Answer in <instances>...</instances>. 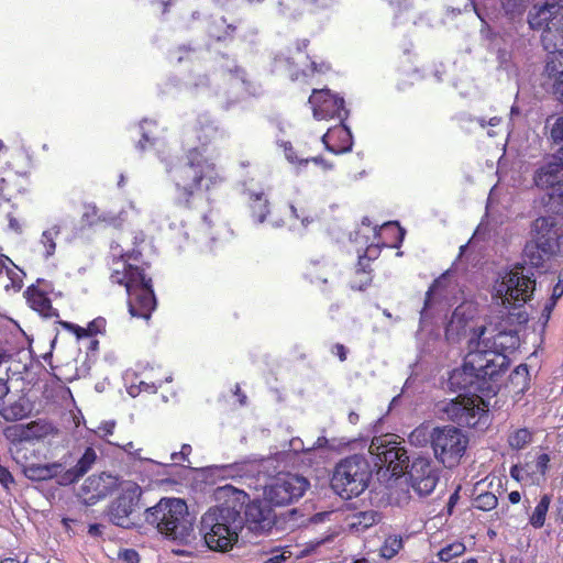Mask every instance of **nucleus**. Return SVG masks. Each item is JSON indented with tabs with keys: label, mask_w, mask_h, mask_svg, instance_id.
<instances>
[{
	"label": "nucleus",
	"mask_w": 563,
	"mask_h": 563,
	"mask_svg": "<svg viewBox=\"0 0 563 563\" xmlns=\"http://www.w3.org/2000/svg\"><path fill=\"white\" fill-rule=\"evenodd\" d=\"M143 320L148 322L151 314L157 308V298L155 296L152 279L143 273Z\"/></svg>",
	"instance_id": "obj_32"
},
{
	"label": "nucleus",
	"mask_w": 563,
	"mask_h": 563,
	"mask_svg": "<svg viewBox=\"0 0 563 563\" xmlns=\"http://www.w3.org/2000/svg\"><path fill=\"white\" fill-rule=\"evenodd\" d=\"M58 434L59 429L46 419H36L27 423H15L4 429L5 438L13 444L54 439Z\"/></svg>",
	"instance_id": "obj_13"
},
{
	"label": "nucleus",
	"mask_w": 563,
	"mask_h": 563,
	"mask_svg": "<svg viewBox=\"0 0 563 563\" xmlns=\"http://www.w3.org/2000/svg\"><path fill=\"white\" fill-rule=\"evenodd\" d=\"M556 305L552 303L551 301H547L545 305H544V308L541 312V317L539 319V322L541 323V328H542V333H544L545 331V328L548 325V322L551 318V314L554 310Z\"/></svg>",
	"instance_id": "obj_52"
},
{
	"label": "nucleus",
	"mask_w": 563,
	"mask_h": 563,
	"mask_svg": "<svg viewBox=\"0 0 563 563\" xmlns=\"http://www.w3.org/2000/svg\"><path fill=\"white\" fill-rule=\"evenodd\" d=\"M476 397L455 398L446 404L443 411L449 419L460 427L483 428L487 426L488 402Z\"/></svg>",
	"instance_id": "obj_10"
},
{
	"label": "nucleus",
	"mask_w": 563,
	"mask_h": 563,
	"mask_svg": "<svg viewBox=\"0 0 563 563\" xmlns=\"http://www.w3.org/2000/svg\"><path fill=\"white\" fill-rule=\"evenodd\" d=\"M476 316V308L472 302L464 301L452 312L444 324V338L449 344H456L466 338L470 323Z\"/></svg>",
	"instance_id": "obj_14"
},
{
	"label": "nucleus",
	"mask_w": 563,
	"mask_h": 563,
	"mask_svg": "<svg viewBox=\"0 0 563 563\" xmlns=\"http://www.w3.org/2000/svg\"><path fill=\"white\" fill-rule=\"evenodd\" d=\"M289 556H286L285 553H277L266 560H264L262 563H285Z\"/></svg>",
	"instance_id": "obj_64"
},
{
	"label": "nucleus",
	"mask_w": 563,
	"mask_h": 563,
	"mask_svg": "<svg viewBox=\"0 0 563 563\" xmlns=\"http://www.w3.org/2000/svg\"><path fill=\"white\" fill-rule=\"evenodd\" d=\"M285 155H286V158L290 163H295V162H299L300 164L309 163V158L300 159V161L298 159L296 152H295L294 147L291 146V144H289L288 146L285 147Z\"/></svg>",
	"instance_id": "obj_61"
},
{
	"label": "nucleus",
	"mask_w": 563,
	"mask_h": 563,
	"mask_svg": "<svg viewBox=\"0 0 563 563\" xmlns=\"http://www.w3.org/2000/svg\"><path fill=\"white\" fill-rule=\"evenodd\" d=\"M507 313L501 316L496 329H518L525 327L529 321V313L525 309V303L501 302Z\"/></svg>",
	"instance_id": "obj_24"
},
{
	"label": "nucleus",
	"mask_w": 563,
	"mask_h": 563,
	"mask_svg": "<svg viewBox=\"0 0 563 563\" xmlns=\"http://www.w3.org/2000/svg\"><path fill=\"white\" fill-rule=\"evenodd\" d=\"M192 470L190 466H179L176 463L163 464L152 459L143 457V476L150 478L148 487L152 485L162 486L165 484H178L176 476L181 477V473Z\"/></svg>",
	"instance_id": "obj_17"
},
{
	"label": "nucleus",
	"mask_w": 563,
	"mask_h": 563,
	"mask_svg": "<svg viewBox=\"0 0 563 563\" xmlns=\"http://www.w3.org/2000/svg\"><path fill=\"white\" fill-rule=\"evenodd\" d=\"M430 443L435 459L446 468H453L466 452L468 437L460 428L448 424L432 429Z\"/></svg>",
	"instance_id": "obj_8"
},
{
	"label": "nucleus",
	"mask_w": 563,
	"mask_h": 563,
	"mask_svg": "<svg viewBox=\"0 0 563 563\" xmlns=\"http://www.w3.org/2000/svg\"><path fill=\"white\" fill-rule=\"evenodd\" d=\"M504 40L498 37L486 43V48L490 53H495L496 55H507V51L503 47Z\"/></svg>",
	"instance_id": "obj_53"
},
{
	"label": "nucleus",
	"mask_w": 563,
	"mask_h": 563,
	"mask_svg": "<svg viewBox=\"0 0 563 563\" xmlns=\"http://www.w3.org/2000/svg\"><path fill=\"white\" fill-rule=\"evenodd\" d=\"M9 229L15 233L22 232V225L20 221L11 213L8 214Z\"/></svg>",
	"instance_id": "obj_63"
},
{
	"label": "nucleus",
	"mask_w": 563,
	"mask_h": 563,
	"mask_svg": "<svg viewBox=\"0 0 563 563\" xmlns=\"http://www.w3.org/2000/svg\"><path fill=\"white\" fill-rule=\"evenodd\" d=\"M544 71L552 79V93L563 104V62L547 60Z\"/></svg>",
	"instance_id": "obj_30"
},
{
	"label": "nucleus",
	"mask_w": 563,
	"mask_h": 563,
	"mask_svg": "<svg viewBox=\"0 0 563 563\" xmlns=\"http://www.w3.org/2000/svg\"><path fill=\"white\" fill-rule=\"evenodd\" d=\"M512 385L519 387L518 393H525L529 384V366L525 363L518 365L509 375Z\"/></svg>",
	"instance_id": "obj_40"
},
{
	"label": "nucleus",
	"mask_w": 563,
	"mask_h": 563,
	"mask_svg": "<svg viewBox=\"0 0 563 563\" xmlns=\"http://www.w3.org/2000/svg\"><path fill=\"white\" fill-rule=\"evenodd\" d=\"M194 132L198 142L201 144V147H205L217 136L218 129L213 125L212 122H203L200 118L194 129Z\"/></svg>",
	"instance_id": "obj_35"
},
{
	"label": "nucleus",
	"mask_w": 563,
	"mask_h": 563,
	"mask_svg": "<svg viewBox=\"0 0 563 563\" xmlns=\"http://www.w3.org/2000/svg\"><path fill=\"white\" fill-rule=\"evenodd\" d=\"M483 22H484V25L483 27L481 29V36L482 38L488 43L493 40H496L499 36V34L497 32H495L485 21H484V18L482 16L481 19Z\"/></svg>",
	"instance_id": "obj_55"
},
{
	"label": "nucleus",
	"mask_w": 563,
	"mask_h": 563,
	"mask_svg": "<svg viewBox=\"0 0 563 563\" xmlns=\"http://www.w3.org/2000/svg\"><path fill=\"white\" fill-rule=\"evenodd\" d=\"M60 233V229L58 225H54L45 231H43L40 243L43 246V255L45 258L51 257L54 255L56 250V239L58 238Z\"/></svg>",
	"instance_id": "obj_36"
},
{
	"label": "nucleus",
	"mask_w": 563,
	"mask_h": 563,
	"mask_svg": "<svg viewBox=\"0 0 563 563\" xmlns=\"http://www.w3.org/2000/svg\"><path fill=\"white\" fill-rule=\"evenodd\" d=\"M191 453V446L189 444H183L181 450L179 452H173L170 454V460L175 461L181 459L183 461H188V455Z\"/></svg>",
	"instance_id": "obj_60"
},
{
	"label": "nucleus",
	"mask_w": 563,
	"mask_h": 563,
	"mask_svg": "<svg viewBox=\"0 0 563 563\" xmlns=\"http://www.w3.org/2000/svg\"><path fill=\"white\" fill-rule=\"evenodd\" d=\"M449 276H450V272L449 271L444 272L438 278H435L432 282V284L429 286V288L426 292L423 307L420 311V320H419L420 329H422L424 323L428 321V319L431 318L429 310L432 308V306L434 303V297L442 289H444L446 287Z\"/></svg>",
	"instance_id": "obj_28"
},
{
	"label": "nucleus",
	"mask_w": 563,
	"mask_h": 563,
	"mask_svg": "<svg viewBox=\"0 0 563 563\" xmlns=\"http://www.w3.org/2000/svg\"><path fill=\"white\" fill-rule=\"evenodd\" d=\"M550 455L547 453H542L538 456L537 460V470L544 475L549 470Z\"/></svg>",
	"instance_id": "obj_59"
},
{
	"label": "nucleus",
	"mask_w": 563,
	"mask_h": 563,
	"mask_svg": "<svg viewBox=\"0 0 563 563\" xmlns=\"http://www.w3.org/2000/svg\"><path fill=\"white\" fill-rule=\"evenodd\" d=\"M240 489L227 484L214 490V499L219 505L209 508L200 520V542L212 551L227 552L239 541L242 531L241 516L236 507L241 508Z\"/></svg>",
	"instance_id": "obj_1"
},
{
	"label": "nucleus",
	"mask_w": 563,
	"mask_h": 563,
	"mask_svg": "<svg viewBox=\"0 0 563 563\" xmlns=\"http://www.w3.org/2000/svg\"><path fill=\"white\" fill-rule=\"evenodd\" d=\"M58 324L64 330L73 333L78 340H80L82 338H88V334L86 332V328H84V327H80V325H78L76 323H73V322H69V321H64V320H59Z\"/></svg>",
	"instance_id": "obj_49"
},
{
	"label": "nucleus",
	"mask_w": 563,
	"mask_h": 563,
	"mask_svg": "<svg viewBox=\"0 0 563 563\" xmlns=\"http://www.w3.org/2000/svg\"><path fill=\"white\" fill-rule=\"evenodd\" d=\"M497 333L492 339L490 347L493 350H483L487 356L483 360L492 361L493 368L500 369V377L508 371L510 358L507 353H514L520 346L519 329H496Z\"/></svg>",
	"instance_id": "obj_12"
},
{
	"label": "nucleus",
	"mask_w": 563,
	"mask_h": 563,
	"mask_svg": "<svg viewBox=\"0 0 563 563\" xmlns=\"http://www.w3.org/2000/svg\"><path fill=\"white\" fill-rule=\"evenodd\" d=\"M382 229L384 231L390 230V231H393L396 234V241L394 242L393 246L394 247H399L400 244L404 242L405 235H406V230L399 224V222L398 221L385 222L382 225Z\"/></svg>",
	"instance_id": "obj_47"
},
{
	"label": "nucleus",
	"mask_w": 563,
	"mask_h": 563,
	"mask_svg": "<svg viewBox=\"0 0 563 563\" xmlns=\"http://www.w3.org/2000/svg\"><path fill=\"white\" fill-rule=\"evenodd\" d=\"M548 137L554 145H559V155L563 157V115L549 117L545 121Z\"/></svg>",
	"instance_id": "obj_31"
},
{
	"label": "nucleus",
	"mask_w": 563,
	"mask_h": 563,
	"mask_svg": "<svg viewBox=\"0 0 563 563\" xmlns=\"http://www.w3.org/2000/svg\"><path fill=\"white\" fill-rule=\"evenodd\" d=\"M176 187V203L191 208L192 200L202 191H209L219 180L214 164L205 157L198 146L187 151L186 156L168 169Z\"/></svg>",
	"instance_id": "obj_3"
},
{
	"label": "nucleus",
	"mask_w": 563,
	"mask_h": 563,
	"mask_svg": "<svg viewBox=\"0 0 563 563\" xmlns=\"http://www.w3.org/2000/svg\"><path fill=\"white\" fill-rule=\"evenodd\" d=\"M372 479V470L364 455L353 454L341 460L334 467L330 485L343 499L360 496Z\"/></svg>",
	"instance_id": "obj_7"
},
{
	"label": "nucleus",
	"mask_w": 563,
	"mask_h": 563,
	"mask_svg": "<svg viewBox=\"0 0 563 563\" xmlns=\"http://www.w3.org/2000/svg\"><path fill=\"white\" fill-rule=\"evenodd\" d=\"M106 327H107V320L103 317L95 318L86 327V332L88 334V338L104 333Z\"/></svg>",
	"instance_id": "obj_48"
},
{
	"label": "nucleus",
	"mask_w": 563,
	"mask_h": 563,
	"mask_svg": "<svg viewBox=\"0 0 563 563\" xmlns=\"http://www.w3.org/2000/svg\"><path fill=\"white\" fill-rule=\"evenodd\" d=\"M119 560L122 563H139L140 555L134 549H124L118 554Z\"/></svg>",
	"instance_id": "obj_51"
},
{
	"label": "nucleus",
	"mask_w": 563,
	"mask_h": 563,
	"mask_svg": "<svg viewBox=\"0 0 563 563\" xmlns=\"http://www.w3.org/2000/svg\"><path fill=\"white\" fill-rule=\"evenodd\" d=\"M19 176L10 167L0 166V205L9 202L19 192Z\"/></svg>",
	"instance_id": "obj_29"
},
{
	"label": "nucleus",
	"mask_w": 563,
	"mask_h": 563,
	"mask_svg": "<svg viewBox=\"0 0 563 563\" xmlns=\"http://www.w3.org/2000/svg\"><path fill=\"white\" fill-rule=\"evenodd\" d=\"M27 305L44 318L58 317V310L53 307L46 291L41 290L36 285L29 286L24 291Z\"/></svg>",
	"instance_id": "obj_22"
},
{
	"label": "nucleus",
	"mask_w": 563,
	"mask_h": 563,
	"mask_svg": "<svg viewBox=\"0 0 563 563\" xmlns=\"http://www.w3.org/2000/svg\"><path fill=\"white\" fill-rule=\"evenodd\" d=\"M465 551L466 547L464 545V543L456 541L442 548L439 551L438 556L441 561L449 562L452 559L464 554Z\"/></svg>",
	"instance_id": "obj_41"
},
{
	"label": "nucleus",
	"mask_w": 563,
	"mask_h": 563,
	"mask_svg": "<svg viewBox=\"0 0 563 563\" xmlns=\"http://www.w3.org/2000/svg\"><path fill=\"white\" fill-rule=\"evenodd\" d=\"M531 433L528 429H519L509 437V444L511 448L521 450L531 441Z\"/></svg>",
	"instance_id": "obj_45"
},
{
	"label": "nucleus",
	"mask_w": 563,
	"mask_h": 563,
	"mask_svg": "<svg viewBox=\"0 0 563 563\" xmlns=\"http://www.w3.org/2000/svg\"><path fill=\"white\" fill-rule=\"evenodd\" d=\"M549 53L548 60L563 62V38H556V49L555 51H547Z\"/></svg>",
	"instance_id": "obj_58"
},
{
	"label": "nucleus",
	"mask_w": 563,
	"mask_h": 563,
	"mask_svg": "<svg viewBox=\"0 0 563 563\" xmlns=\"http://www.w3.org/2000/svg\"><path fill=\"white\" fill-rule=\"evenodd\" d=\"M0 484L9 492L11 486L15 484L14 477L8 467L0 464Z\"/></svg>",
	"instance_id": "obj_50"
},
{
	"label": "nucleus",
	"mask_w": 563,
	"mask_h": 563,
	"mask_svg": "<svg viewBox=\"0 0 563 563\" xmlns=\"http://www.w3.org/2000/svg\"><path fill=\"white\" fill-rule=\"evenodd\" d=\"M435 471L437 468L432 466L429 460L424 457L416 459L410 466V471L408 472L410 485L421 481Z\"/></svg>",
	"instance_id": "obj_33"
},
{
	"label": "nucleus",
	"mask_w": 563,
	"mask_h": 563,
	"mask_svg": "<svg viewBox=\"0 0 563 563\" xmlns=\"http://www.w3.org/2000/svg\"><path fill=\"white\" fill-rule=\"evenodd\" d=\"M322 142L325 150L333 154H342L352 151L353 136L350 128L341 121V124L334 129L329 130L322 136Z\"/></svg>",
	"instance_id": "obj_21"
},
{
	"label": "nucleus",
	"mask_w": 563,
	"mask_h": 563,
	"mask_svg": "<svg viewBox=\"0 0 563 563\" xmlns=\"http://www.w3.org/2000/svg\"><path fill=\"white\" fill-rule=\"evenodd\" d=\"M487 352H468L461 367L450 372L448 385L460 396L490 398L500 389V369L493 368L492 361H484Z\"/></svg>",
	"instance_id": "obj_4"
},
{
	"label": "nucleus",
	"mask_w": 563,
	"mask_h": 563,
	"mask_svg": "<svg viewBox=\"0 0 563 563\" xmlns=\"http://www.w3.org/2000/svg\"><path fill=\"white\" fill-rule=\"evenodd\" d=\"M553 19V11L547 10L542 3H534L528 11L529 27L533 31H542L541 42L545 51L556 49V41L551 27Z\"/></svg>",
	"instance_id": "obj_16"
},
{
	"label": "nucleus",
	"mask_w": 563,
	"mask_h": 563,
	"mask_svg": "<svg viewBox=\"0 0 563 563\" xmlns=\"http://www.w3.org/2000/svg\"><path fill=\"white\" fill-rule=\"evenodd\" d=\"M235 31H236V26H235V25H233V24H228V25L225 26V30H224L223 34H222V35H219V36L217 37V41H218V42H223V41H225L227 38H233Z\"/></svg>",
	"instance_id": "obj_62"
},
{
	"label": "nucleus",
	"mask_w": 563,
	"mask_h": 563,
	"mask_svg": "<svg viewBox=\"0 0 563 563\" xmlns=\"http://www.w3.org/2000/svg\"><path fill=\"white\" fill-rule=\"evenodd\" d=\"M525 258L530 266L528 267L526 264H517L506 274L503 283L500 284L498 292H504L501 302H520L526 305L532 299L536 290V276L532 268L542 269L544 273L548 272L547 263L549 261L544 262V267H536L526 256Z\"/></svg>",
	"instance_id": "obj_9"
},
{
	"label": "nucleus",
	"mask_w": 563,
	"mask_h": 563,
	"mask_svg": "<svg viewBox=\"0 0 563 563\" xmlns=\"http://www.w3.org/2000/svg\"><path fill=\"white\" fill-rule=\"evenodd\" d=\"M460 490H461V485H459L456 487V489L451 494L450 498H449V501L446 504V514L449 516H451L453 512H454V508L456 506V504L459 503L460 500Z\"/></svg>",
	"instance_id": "obj_56"
},
{
	"label": "nucleus",
	"mask_w": 563,
	"mask_h": 563,
	"mask_svg": "<svg viewBox=\"0 0 563 563\" xmlns=\"http://www.w3.org/2000/svg\"><path fill=\"white\" fill-rule=\"evenodd\" d=\"M141 498V488L137 484H133L132 488H128L112 504L110 515L112 521L120 527L129 528L133 525L131 516L135 512V507Z\"/></svg>",
	"instance_id": "obj_18"
},
{
	"label": "nucleus",
	"mask_w": 563,
	"mask_h": 563,
	"mask_svg": "<svg viewBox=\"0 0 563 563\" xmlns=\"http://www.w3.org/2000/svg\"><path fill=\"white\" fill-rule=\"evenodd\" d=\"M143 515L145 522L165 538L183 545L197 544L195 517L189 514L185 500L163 497L156 505L146 508Z\"/></svg>",
	"instance_id": "obj_5"
},
{
	"label": "nucleus",
	"mask_w": 563,
	"mask_h": 563,
	"mask_svg": "<svg viewBox=\"0 0 563 563\" xmlns=\"http://www.w3.org/2000/svg\"><path fill=\"white\" fill-rule=\"evenodd\" d=\"M4 273L7 274V277L9 279V284H7L4 287L7 290H13V291H20L23 287V279L25 277V273L18 267L13 262L12 264L7 265V268H4Z\"/></svg>",
	"instance_id": "obj_38"
},
{
	"label": "nucleus",
	"mask_w": 563,
	"mask_h": 563,
	"mask_svg": "<svg viewBox=\"0 0 563 563\" xmlns=\"http://www.w3.org/2000/svg\"><path fill=\"white\" fill-rule=\"evenodd\" d=\"M547 10L553 11V15L560 14L563 12V0H543L541 2Z\"/></svg>",
	"instance_id": "obj_57"
},
{
	"label": "nucleus",
	"mask_w": 563,
	"mask_h": 563,
	"mask_svg": "<svg viewBox=\"0 0 563 563\" xmlns=\"http://www.w3.org/2000/svg\"><path fill=\"white\" fill-rule=\"evenodd\" d=\"M310 483L307 477L297 473H286L277 476L264 489V498L274 507L289 505L303 496Z\"/></svg>",
	"instance_id": "obj_11"
},
{
	"label": "nucleus",
	"mask_w": 563,
	"mask_h": 563,
	"mask_svg": "<svg viewBox=\"0 0 563 563\" xmlns=\"http://www.w3.org/2000/svg\"><path fill=\"white\" fill-rule=\"evenodd\" d=\"M542 212L531 224V240L523 249V255L536 267L544 262L563 256V190L558 188L541 197Z\"/></svg>",
	"instance_id": "obj_2"
},
{
	"label": "nucleus",
	"mask_w": 563,
	"mask_h": 563,
	"mask_svg": "<svg viewBox=\"0 0 563 563\" xmlns=\"http://www.w3.org/2000/svg\"><path fill=\"white\" fill-rule=\"evenodd\" d=\"M97 460L96 451L88 446L86 448L81 457L77 461L76 465L65 470L58 481L59 485L67 486L78 482L88 471L92 467L93 463Z\"/></svg>",
	"instance_id": "obj_23"
},
{
	"label": "nucleus",
	"mask_w": 563,
	"mask_h": 563,
	"mask_svg": "<svg viewBox=\"0 0 563 563\" xmlns=\"http://www.w3.org/2000/svg\"><path fill=\"white\" fill-rule=\"evenodd\" d=\"M438 482H439V474H438V471H435L432 474H429L428 476L422 478L421 481H418L417 483L411 484L410 486L419 496L426 497L434 490Z\"/></svg>",
	"instance_id": "obj_39"
},
{
	"label": "nucleus",
	"mask_w": 563,
	"mask_h": 563,
	"mask_svg": "<svg viewBox=\"0 0 563 563\" xmlns=\"http://www.w3.org/2000/svg\"><path fill=\"white\" fill-rule=\"evenodd\" d=\"M551 495L544 494L536 506L532 515L529 518V523L536 528L540 529L545 523L547 514L551 504Z\"/></svg>",
	"instance_id": "obj_34"
},
{
	"label": "nucleus",
	"mask_w": 563,
	"mask_h": 563,
	"mask_svg": "<svg viewBox=\"0 0 563 563\" xmlns=\"http://www.w3.org/2000/svg\"><path fill=\"white\" fill-rule=\"evenodd\" d=\"M128 310L132 318L141 317V269L131 265L124 274Z\"/></svg>",
	"instance_id": "obj_20"
},
{
	"label": "nucleus",
	"mask_w": 563,
	"mask_h": 563,
	"mask_svg": "<svg viewBox=\"0 0 563 563\" xmlns=\"http://www.w3.org/2000/svg\"><path fill=\"white\" fill-rule=\"evenodd\" d=\"M473 335L468 340V349L470 352H475L474 350L477 349L481 344L484 345L485 350L490 347L492 339H482L486 332V327L481 325L476 328H471Z\"/></svg>",
	"instance_id": "obj_42"
},
{
	"label": "nucleus",
	"mask_w": 563,
	"mask_h": 563,
	"mask_svg": "<svg viewBox=\"0 0 563 563\" xmlns=\"http://www.w3.org/2000/svg\"><path fill=\"white\" fill-rule=\"evenodd\" d=\"M243 194L247 197L251 217L255 223H264L271 212L269 200L264 191L245 189Z\"/></svg>",
	"instance_id": "obj_26"
},
{
	"label": "nucleus",
	"mask_w": 563,
	"mask_h": 563,
	"mask_svg": "<svg viewBox=\"0 0 563 563\" xmlns=\"http://www.w3.org/2000/svg\"><path fill=\"white\" fill-rule=\"evenodd\" d=\"M497 505L498 498L490 492L479 494L474 500V507L483 511L492 510Z\"/></svg>",
	"instance_id": "obj_43"
},
{
	"label": "nucleus",
	"mask_w": 563,
	"mask_h": 563,
	"mask_svg": "<svg viewBox=\"0 0 563 563\" xmlns=\"http://www.w3.org/2000/svg\"><path fill=\"white\" fill-rule=\"evenodd\" d=\"M402 548V540L397 537H389L380 549V555L385 559L394 558Z\"/></svg>",
	"instance_id": "obj_44"
},
{
	"label": "nucleus",
	"mask_w": 563,
	"mask_h": 563,
	"mask_svg": "<svg viewBox=\"0 0 563 563\" xmlns=\"http://www.w3.org/2000/svg\"><path fill=\"white\" fill-rule=\"evenodd\" d=\"M552 34H554V40L560 36L563 38V12L560 14H555L552 22Z\"/></svg>",
	"instance_id": "obj_54"
},
{
	"label": "nucleus",
	"mask_w": 563,
	"mask_h": 563,
	"mask_svg": "<svg viewBox=\"0 0 563 563\" xmlns=\"http://www.w3.org/2000/svg\"><path fill=\"white\" fill-rule=\"evenodd\" d=\"M378 456L380 462L395 474L407 468L409 463L406 449L396 444L384 448V450L378 453Z\"/></svg>",
	"instance_id": "obj_25"
},
{
	"label": "nucleus",
	"mask_w": 563,
	"mask_h": 563,
	"mask_svg": "<svg viewBox=\"0 0 563 563\" xmlns=\"http://www.w3.org/2000/svg\"><path fill=\"white\" fill-rule=\"evenodd\" d=\"M30 410L20 402H14L4 410V418L8 420H20L29 415Z\"/></svg>",
	"instance_id": "obj_46"
},
{
	"label": "nucleus",
	"mask_w": 563,
	"mask_h": 563,
	"mask_svg": "<svg viewBox=\"0 0 563 563\" xmlns=\"http://www.w3.org/2000/svg\"><path fill=\"white\" fill-rule=\"evenodd\" d=\"M64 473V465L59 462L48 464H31L24 468L25 476L33 482L48 481L57 477V482Z\"/></svg>",
	"instance_id": "obj_27"
},
{
	"label": "nucleus",
	"mask_w": 563,
	"mask_h": 563,
	"mask_svg": "<svg viewBox=\"0 0 563 563\" xmlns=\"http://www.w3.org/2000/svg\"><path fill=\"white\" fill-rule=\"evenodd\" d=\"M143 152L152 147L157 148L159 154L165 153L166 142L162 135V131L153 133L151 130L143 125Z\"/></svg>",
	"instance_id": "obj_37"
},
{
	"label": "nucleus",
	"mask_w": 563,
	"mask_h": 563,
	"mask_svg": "<svg viewBox=\"0 0 563 563\" xmlns=\"http://www.w3.org/2000/svg\"><path fill=\"white\" fill-rule=\"evenodd\" d=\"M241 508L236 507L241 516L242 529L246 527L251 532L256 534H264L269 532L274 527L277 529H285L288 525L291 529L299 527L303 521L299 522V510L297 508L288 509L285 512L276 514L268 501L263 498H251L249 494L240 489Z\"/></svg>",
	"instance_id": "obj_6"
},
{
	"label": "nucleus",
	"mask_w": 563,
	"mask_h": 563,
	"mask_svg": "<svg viewBox=\"0 0 563 563\" xmlns=\"http://www.w3.org/2000/svg\"><path fill=\"white\" fill-rule=\"evenodd\" d=\"M533 183L543 190H563V157L553 154L540 162L533 173Z\"/></svg>",
	"instance_id": "obj_15"
},
{
	"label": "nucleus",
	"mask_w": 563,
	"mask_h": 563,
	"mask_svg": "<svg viewBox=\"0 0 563 563\" xmlns=\"http://www.w3.org/2000/svg\"><path fill=\"white\" fill-rule=\"evenodd\" d=\"M308 101L312 104L313 117L317 120L324 119L330 107L333 108V113L336 114L341 121H343L349 114V111L345 109L344 99L332 95L329 89H314Z\"/></svg>",
	"instance_id": "obj_19"
}]
</instances>
